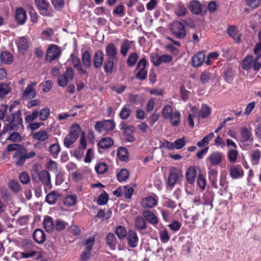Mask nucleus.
<instances>
[{"mask_svg":"<svg viewBox=\"0 0 261 261\" xmlns=\"http://www.w3.org/2000/svg\"><path fill=\"white\" fill-rule=\"evenodd\" d=\"M58 197V192L57 191H53L46 195L45 201L49 204H54L56 202Z\"/></svg>","mask_w":261,"mask_h":261,"instance_id":"45","label":"nucleus"},{"mask_svg":"<svg viewBox=\"0 0 261 261\" xmlns=\"http://www.w3.org/2000/svg\"><path fill=\"white\" fill-rule=\"evenodd\" d=\"M212 109L206 104H202L198 116L202 118H207L211 114Z\"/></svg>","mask_w":261,"mask_h":261,"instance_id":"41","label":"nucleus"},{"mask_svg":"<svg viewBox=\"0 0 261 261\" xmlns=\"http://www.w3.org/2000/svg\"><path fill=\"white\" fill-rule=\"evenodd\" d=\"M158 201L153 196H148L144 198L141 202V205L142 207L151 208L157 205Z\"/></svg>","mask_w":261,"mask_h":261,"instance_id":"29","label":"nucleus"},{"mask_svg":"<svg viewBox=\"0 0 261 261\" xmlns=\"http://www.w3.org/2000/svg\"><path fill=\"white\" fill-rule=\"evenodd\" d=\"M48 151L54 158H57L61 151V147L58 143L50 145Z\"/></svg>","mask_w":261,"mask_h":261,"instance_id":"46","label":"nucleus"},{"mask_svg":"<svg viewBox=\"0 0 261 261\" xmlns=\"http://www.w3.org/2000/svg\"><path fill=\"white\" fill-rule=\"evenodd\" d=\"M128 245L131 248H135L138 245L139 238L137 232L132 229H129L127 232L126 237Z\"/></svg>","mask_w":261,"mask_h":261,"instance_id":"20","label":"nucleus"},{"mask_svg":"<svg viewBox=\"0 0 261 261\" xmlns=\"http://www.w3.org/2000/svg\"><path fill=\"white\" fill-rule=\"evenodd\" d=\"M229 174L232 179H238L244 176V172L240 165H233L229 169Z\"/></svg>","mask_w":261,"mask_h":261,"instance_id":"21","label":"nucleus"},{"mask_svg":"<svg viewBox=\"0 0 261 261\" xmlns=\"http://www.w3.org/2000/svg\"><path fill=\"white\" fill-rule=\"evenodd\" d=\"M197 176L196 168L195 166H190L186 171V177L188 184H193L196 179Z\"/></svg>","mask_w":261,"mask_h":261,"instance_id":"28","label":"nucleus"},{"mask_svg":"<svg viewBox=\"0 0 261 261\" xmlns=\"http://www.w3.org/2000/svg\"><path fill=\"white\" fill-rule=\"evenodd\" d=\"M50 111L48 107H45L41 109L39 112L38 116L41 121H45L50 115Z\"/></svg>","mask_w":261,"mask_h":261,"instance_id":"55","label":"nucleus"},{"mask_svg":"<svg viewBox=\"0 0 261 261\" xmlns=\"http://www.w3.org/2000/svg\"><path fill=\"white\" fill-rule=\"evenodd\" d=\"M108 199L109 197L108 194L105 191H104L98 196L97 203L99 205H105L107 203Z\"/></svg>","mask_w":261,"mask_h":261,"instance_id":"63","label":"nucleus"},{"mask_svg":"<svg viewBox=\"0 0 261 261\" xmlns=\"http://www.w3.org/2000/svg\"><path fill=\"white\" fill-rule=\"evenodd\" d=\"M142 215L146 222L147 221L154 226H156L159 222L157 216L150 210H144L142 212Z\"/></svg>","mask_w":261,"mask_h":261,"instance_id":"22","label":"nucleus"},{"mask_svg":"<svg viewBox=\"0 0 261 261\" xmlns=\"http://www.w3.org/2000/svg\"><path fill=\"white\" fill-rule=\"evenodd\" d=\"M17 47L19 50H27L29 47V42L27 39L24 37H20L17 43Z\"/></svg>","mask_w":261,"mask_h":261,"instance_id":"49","label":"nucleus"},{"mask_svg":"<svg viewBox=\"0 0 261 261\" xmlns=\"http://www.w3.org/2000/svg\"><path fill=\"white\" fill-rule=\"evenodd\" d=\"M18 130L17 126H15V125L13 123L6 124L3 130L0 133V137H1L4 135L6 132L11 133L12 131H17Z\"/></svg>","mask_w":261,"mask_h":261,"instance_id":"54","label":"nucleus"},{"mask_svg":"<svg viewBox=\"0 0 261 261\" xmlns=\"http://www.w3.org/2000/svg\"><path fill=\"white\" fill-rule=\"evenodd\" d=\"M132 41L125 39L121 45L120 53L123 56H126L128 50L131 47Z\"/></svg>","mask_w":261,"mask_h":261,"instance_id":"47","label":"nucleus"},{"mask_svg":"<svg viewBox=\"0 0 261 261\" xmlns=\"http://www.w3.org/2000/svg\"><path fill=\"white\" fill-rule=\"evenodd\" d=\"M241 142L245 146H251L253 142V137L250 127L243 126L240 130Z\"/></svg>","mask_w":261,"mask_h":261,"instance_id":"12","label":"nucleus"},{"mask_svg":"<svg viewBox=\"0 0 261 261\" xmlns=\"http://www.w3.org/2000/svg\"><path fill=\"white\" fill-rule=\"evenodd\" d=\"M205 59L203 51H200L196 54L192 58L191 65L194 67H199L202 65Z\"/></svg>","mask_w":261,"mask_h":261,"instance_id":"27","label":"nucleus"},{"mask_svg":"<svg viewBox=\"0 0 261 261\" xmlns=\"http://www.w3.org/2000/svg\"><path fill=\"white\" fill-rule=\"evenodd\" d=\"M117 155L120 161L126 162L128 159V152L124 147H120L118 148Z\"/></svg>","mask_w":261,"mask_h":261,"instance_id":"42","label":"nucleus"},{"mask_svg":"<svg viewBox=\"0 0 261 261\" xmlns=\"http://www.w3.org/2000/svg\"><path fill=\"white\" fill-rule=\"evenodd\" d=\"M115 127V122L112 120L98 121L94 125V128L95 130L98 133H101L103 130L111 131L113 130Z\"/></svg>","mask_w":261,"mask_h":261,"instance_id":"13","label":"nucleus"},{"mask_svg":"<svg viewBox=\"0 0 261 261\" xmlns=\"http://www.w3.org/2000/svg\"><path fill=\"white\" fill-rule=\"evenodd\" d=\"M214 133L213 132L210 133L197 143V146L199 147H202L205 145H207L210 141L214 138Z\"/></svg>","mask_w":261,"mask_h":261,"instance_id":"50","label":"nucleus"},{"mask_svg":"<svg viewBox=\"0 0 261 261\" xmlns=\"http://www.w3.org/2000/svg\"><path fill=\"white\" fill-rule=\"evenodd\" d=\"M106 58L104 61L103 70L107 74L113 72L114 61L117 60L118 54L116 46L113 43H108L105 49Z\"/></svg>","mask_w":261,"mask_h":261,"instance_id":"1","label":"nucleus"},{"mask_svg":"<svg viewBox=\"0 0 261 261\" xmlns=\"http://www.w3.org/2000/svg\"><path fill=\"white\" fill-rule=\"evenodd\" d=\"M81 128L79 124L74 123L71 125L70 133L67 135L64 140V146L69 148L79 138Z\"/></svg>","mask_w":261,"mask_h":261,"instance_id":"6","label":"nucleus"},{"mask_svg":"<svg viewBox=\"0 0 261 261\" xmlns=\"http://www.w3.org/2000/svg\"><path fill=\"white\" fill-rule=\"evenodd\" d=\"M115 233L120 240H123L126 238L127 232L126 228L121 225L118 226L115 229Z\"/></svg>","mask_w":261,"mask_h":261,"instance_id":"48","label":"nucleus"},{"mask_svg":"<svg viewBox=\"0 0 261 261\" xmlns=\"http://www.w3.org/2000/svg\"><path fill=\"white\" fill-rule=\"evenodd\" d=\"M129 177V172L126 169H122L117 174V178L119 181L121 182L126 180Z\"/></svg>","mask_w":261,"mask_h":261,"instance_id":"52","label":"nucleus"},{"mask_svg":"<svg viewBox=\"0 0 261 261\" xmlns=\"http://www.w3.org/2000/svg\"><path fill=\"white\" fill-rule=\"evenodd\" d=\"M35 4L41 15L44 16H49L48 10L49 4L46 0H35Z\"/></svg>","mask_w":261,"mask_h":261,"instance_id":"19","label":"nucleus"},{"mask_svg":"<svg viewBox=\"0 0 261 261\" xmlns=\"http://www.w3.org/2000/svg\"><path fill=\"white\" fill-rule=\"evenodd\" d=\"M147 60L145 58L141 59L138 62L136 70H139L135 75V78L143 81L146 79L147 70L146 69Z\"/></svg>","mask_w":261,"mask_h":261,"instance_id":"14","label":"nucleus"},{"mask_svg":"<svg viewBox=\"0 0 261 261\" xmlns=\"http://www.w3.org/2000/svg\"><path fill=\"white\" fill-rule=\"evenodd\" d=\"M22 118L21 117V112L20 111H18L15 114V120L13 122V124H14L15 126H17L18 129H19L20 126H23L22 125Z\"/></svg>","mask_w":261,"mask_h":261,"instance_id":"59","label":"nucleus"},{"mask_svg":"<svg viewBox=\"0 0 261 261\" xmlns=\"http://www.w3.org/2000/svg\"><path fill=\"white\" fill-rule=\"evenodd\" d=\"M32 178L36 183H41L44 186L45 190L52 188L50 174L47 170L35 172L32 175Z\"/></svg>","mask_w":261,"mask_h":261,"instance_id":"3","label":"nucleus"},{"mask_svg":"<svg viewBox=\"0 0 261 261\" xmlns=\"http://www.w3.org/2000/svg\"><path fill=\"white\" fill-rule=\"evenodd\" d=\"M123 189V193L124 194V198L126 199H130L134 193V189L132 187L127 186H124Z\"/></svg>","mask_w":261,"mask_h":261,"instance_id":"62","label":"nucleus"},{"mask_svg":"<svg viewBox=\"0 0 261 261\" xmlns=\"http://www.w3.org/2000/svg\"><path fill=\"white\" fill-rule=\"evenodd\" d=\"M27 19V11L22 7H18L15 9L14 19L17 24H24Z\"/></svg>","mask_w":261,"mask_h":261,"instance_id":"18","label":"nucleus"},{"mask_svg":"<svg viewBox=\"0 0 261 261\" xmlns=\"http://www.w3.org/2000/svg\"><path fill=\"white\" fill-rule=\"evenodd\" d=\"M62 51L60 47L56 44L50 45L46 50L45 60L51 62L58 59L61 55Z\"/></svg>","mask_w":261,"mask_h":261,"instance_id":"8","label":"nucleus"},{"mask_svg":"<svg viewBox=\"0 0 261 261\" xmlns=\"http://www.w3.org/2000/svg\"><path fill=\"white\" fill-rule=\"evenodd\" d=\"M37 82H34L29 84L25 90L23 92L22 97H25L29 99H32L36 95V92L34 87L37 85Z\"/></svg>","mask_w":261,"mask_h":261,"instance_id":"24","label":"nucleus"},{"mask_svg":"<svg viewBox=\"0 0 261 261\" xmlns=\"http://www.w3.org/2000/svg\"><path fill=\"white\" fill-rule=\"evenodd\" d=\"M250 161L253 165H257L259 163V160L261 157V152L258 149L253 150L250 154Z\"/></svg>","mask_w":261,"mask_h":261,"instance_id":"40","label":"nucleus"},{"mask_svg":"<svg viewBox=\"0 0 261 261\" xmlns=\"http://www.w3.org/2000/svg\"><path fill=\"white\" fill-rule=\"evenodd\" d=\"M114 143L113 139L110 137L102 138L97 144L99 153L100 154L104 153L106 150L113 146Z\"/></svg>","mask_w":261,"mask_h":261,"instance_id":"17","label":"nucleus"},{"mask_svg":"<svg viewBox=\"0 0 261 261\" xmlns=\"http://www.w3.org/2000/svg\"><path fill=\"white\" fill-rule=\"evenodd\" d=\"M74 72L73 69L68 67L66 68L65 73L59 75L58 77V85L62 87H66L68 83L73 79Z\"/></svg>","mask_w":261,"mask_h":261,"instance_id":"9","label":"nucleus"},{"mask_svg":"<svg viewBox=\"0 0 261 261\" xmlns=\"http://www.w3.org/2000/svg\"><path fill=\"white\" fill-rule=\"evenodd\" d=\"M106 242L107 245L111 249L114 250L115 249L117 239L113 233L110 232L107 234Z\"/></svg>","mask_w":261,"mask_h":261,"instance_id":"43","label":"nucleus"},{"mask_svg":"<svg viewBox=\"0 0 261 261\" xmlns=\"http://www.w3.org/2000/svg\"><path fill=\"white\" fill-rule=\"evenodd\" d=\"M182 177V171L180 169L174 167H171L168 177L167 184L168 186L173 188L178 182L180 178Z\"/></svg>","mask_w":261,"mask_h":261,"instance_id":"10","label":"nucleus"},{"mask_svg":"<svg viewBox=\"0 0 261 261\" xmlns=\"http://www.w3.org/2000/svg\"><path fill=\"white\" fill-rule=\"evenodd\" d=\"M179 91L180 93V98L182 101H187L191 95V92L186 89L184 86L182 85L179 87Z\"/></svg>","mask_w":261,"mask_h":261,"instance_id":"56","label":"nucleus"},{"mask_svg":"<svg viewBox=\"0 0 261 261\" xmlns=\"http://www.w3.org/2000/svg\"><path fill=\"white\" fill-rule=\"evenodd\" d=\"M82 63L84 69H90L92 65L91 56L89 51L86 50L82 53Z\"/></svg>","mask_w":261,"mask_h":261,"instance_id":"31","label":"nucleus"},{"mask_svg":"<svg viewBox=\"0 0 261 261\" xmlns=\"http://www.w3.org/2000/svg\"><path fill=\"white\" fill-rule=\"evenodd\" d=\"M203 8H204V6H202L200 3L196 0H193L189 4V9L194 14L198 15L201 14Z\"/></svg>","mask_w":261,"mask_h":261,"instance_id":"32","label":"nucleus"},{"mask_svg":"<svg viewBox=\"0 0 261 261\" xmlns=\"http://www.w3.org/2000/svg\"><path fill=\"white\" fill-rule=\"evenodd\" d=\"M208 175L209 180L211 183L212 186L214 188H217V185L218 171L215 169H213L212 167L208 166Z\"/></svg>","mask_w":261,"mask_h":261,"instance_id":"34","label":"nucleus"},{"mask_svg":"<svg viewBox=\"0 0 261 261\" xmlns=\"http://www.w3.org/2000/svg\"><path fill=\"white\" fill-rule=\"evenodd\" d=\"M43 226L47 232H53L55 228L53 218L48 216H45L43 220Z\"/></svg>","mask_w":261,"mask_h":261,"instance_id":"38","label":"nucleus"},{"mask_svg":"<svg viewBox=\"0 0 261 261\" xmlns=\"http://www.w3.org/2000/svg\"><path fill=\"white\" fill-rule=\"evenodd\" d=\"M21 246L25 251L34 250L33 249L35 247L34 243L30 240L24 239L21 242Z\"/></svg>","mask_w":261,"mask_h":261,"instance_id":"51","label":"nucleus"},{"mask_svg":"<svg viewBox=\"0 0 261 261\" xmlns=\"http://www.w3.org/2000/svg\"><path fill=\"white\" fill-rule=\"evenodd\" d=\"M169 28L171 34L176 38L182 39L187 35V30L185 26L180 21H173L170 24Z\"/></svg>","mask_w":261,"mask_h":261,"instance_id":"5","label":"nucleus"},{"mask_svg":"<svg viewBox=\"0 0 261 261\" xmlns=\"http://www.w3.org/2000/svg\"><path fill=\"white\" fill-rule=\"evenodd\" d=\"M11 89L10 82L0 83V97L3 98L8 94L11 91Z\"/></svg>","mask_w":261,"mask_h":261,"instance_id":"39","label":"nucleus"},{"mask_svg":"<svg viewBox=\"0 0 261 261\" xmlns=\"http://www.w3.org/2000/svg\"><path fill=\"white\" fill-rule=\"evenodd\" d=\"M0 60L5 64L10 65L13 62L14 57L11 53L8 51H3L1 53Z\"/></svg>","mask_w":261,"mask_h":261,"instance_id":"36","label":"nucleus"},{"mask_svg":"<svg viewBox=\"0 0 261 261\" xmlns=\"http://www.w3.org/2000/svg\"><path fill=\"white\" fill-rule=\"evenodd\" d=\"M239 155V151L237 149H228L227 152L228 160L231 163H235L237 162Z\"/></svg>","mask_w":261,"mask_h":261,"instance_id":"44","label":"nucleus"},{"mask_svg":"<svg viewBox=\"0 0 261 261\" xmlns=\"http://www.w3.org/2000/svg\"><path fill=\"white\" fill-rule=\"evenodd\" d=\"M33 238L34 241L39 244H43L46 241L45 232L40 229H36L33 232Z\"/></svg>","mask_w":261,"mask_h":261,"instance_id":"33","label":"nucleus"},{"mask_svg":"<svg viewBox=\"0 0 261 261\" xmlns=\"http://www.w3.org/2000/svg\"><path fill=\"white\" fill-rule=\"evenodd\" d=\"M36 155V153L34 151L28 152V150L25 147L22 148L21 151L15 152L13 155V158H16L15 162V165L17 166L20 167L24 165L27 159L33 158Z\"/></svg>","mask_w":261,"mask_h":261,"instance_id":"7","label":"nucleus"},{"mask_svg":"<svg viewBox=\"0 0 261 261\" xmlns=\"http://www.w3.org/2000/svg\"><path fill=\"white\" fill-rule=\"evenodd\" d=\"M227 33L236 43H239L241 42L242 34L238 31L236 25H228Z\"/></svg>","mask_w":261,"mask_h":261,"instance_id":"23","label":"nucleus"},{"mask_svg":"<svg viewBox=\"0 0 261 261\" xmlns=\"http://www.w3.org/2000/svg\"><path fill=\"white\" fill-rule=\"evenodd\" d=\"M225 160V155L222 152L219 151H213L210 154L206 159L207 164L211 166L220 165Z\"/></svg>","mask_w":261,"mask_h":261,"instance_id":"11","label":"nucleus"},{"mask_svg":"<svg viewBox=\"0 0 261 261\" xmlns=\"http://www.w3.org/2000/svg\"><path fill=\"white\" fill-rule=\"evenodd\" d=\"M6 140H10L14 142H21L22 140V137L18 132H13L11 133Z\"/></svg>","mask_w":261,"mask_h":261,"instance_id":"60","label":"nucleus"},{"mask_svg":"<svg viewBox=\"0 0 261 261\" xmlns=\"http://www.w3.org/2000/svg\"><path fill=\"white\" fill-rule=\"evenodd\" d=\"M253 67L254 71H258L261 67V54L257 55L255 58L252 56L246 57L242 61V68L250 70Z\"/></svg>","mask_w":261,"mask_h":261,"instance_id":"4","label":"nucleus"},{"mask_svg":"<svg viewBox=\"0 0 261 261\" xmlns=\"http://www.w3.org/2000/svg\"><path fill=\"white\" fill-rule=\"evenodd\" d=\"M159 234L161 241L163 243H166L170 240V237L166 228H164L163 230L160 231Z\"/></svg>","mask_w":261,"mask_h":261,"instance_id":"57","label":"nucleus"},{"mask_svg":"<svg viewBox=\"0 0 261 261\" xmlns=\"http://www.w3.org/2000/svg\"><path fill=\"white\" fill-rule=\"evenodd\" d=\"M138 56L136 52L132 53L129 55L127 60V64L129 67H133L137 61Z\"/></svg>","mask_w":261,"mask_h":261,"instance_id":"58","label":"nucleus"},{"mask_svg":"<svg viewBox=\"0 0 261 261\" xmlns=\"http://www.w3.org/2000/svg\"><path fill=\"white\" fill-rule=\"evenodd\" d=\"M132 111L126 105L124 106L119 113V116L122 119H127L130 115Z\"/></svg>","mask_w":261,"mask_h":261,"instance_id":"53","label":"nucleus"},{"mask_svg":"<svg viewBox=\"0 0 261 261\" xmlns=\"http://www.w3.org/2000/svg\"><path fill=\"white\" fill-rule=\"evenodd\" d=\"M32 136L34 139L41 142H45L49 138L48 133L44 130H40L37 132L34 133Z\"/></svg>","mask_w":261,"mask_h":261,"instance_id":"37","label":"nucleus"},{"mask_svg":"<svg viewBox=\"0 0 261 261\" xmlns=\"http://www.w3.org/2000/svg\"><path fill=\"white\" fill-rule=\"evenodd\" d=\"M96 172L99 174L105 173L108 170V166L106 163H101L95 167Z\"/></svg>","mask_w":261,"mask_h":261,"instance_id":"61","label":"nucleus"},{"mask_svg":"<svg viewBox=\"0 0 261 261\" xmlns=\"http://www.w3.org/2000/svg\"><path fill=\"white\" fill-rule=\"evenodd\" d=\"M77 201V196L75 194L67 195L63 200V204L68 206L71 207L75 205Z\"/></svg>","mask_w":261,"mask_h":261,"instance_id":"35","label":"nucleus"},{"mask_svg":"<svg viewBox=\"0 0 261 261\" xmlns=\"http://www.w3.org/2000/svg\"><path fill=\"white\" fill-rule=\"evenodd\" d=\"M134 226L138 231L144 230L147 228V223L143 217L137 216L134 220Z\"/></svg>","mask_w":261,"mask_h":261,"instance_id":"30","label":"nucleus"},{"mask_svg":"<svg viewBox=\"0 0 261 261\" xmlns=\"http://www.w3.org/2000/svg\"><path fill=\"white\" fill-rule=\"evenodd\" d=\"M70 59L73 66L76 69L78 73L80 75H83L87 73V71H86L85 69H84V68L82 65L81 60L77 56L73 54H71L70 56Z\"/></svg>","mask_w":261,"mask_h":261,"instance_id":"25","label":"nucleus"},{"mask_svg":"<svg viewBox=\"0 0 261 261\" xmlns=\"http://www.w3.org/2000/svg\"><path fill=\"white\" fill-rule=\"evenodd\" d=\"M95 242V237H90L87 239L84 245L86 246L85 248L82 252L81 255V259L83 261L88 260L91 257V251Z\"/></svg>","mask_w":261,"mask_h":261,"instance_id":"15","label":"nucleus"},{"mask_svg":"<svg viewBox=\"0 0 261 261\" xmlns=\"http://www.w3.org/2000/svg\"><path fill=\"white\" fill-rule=\"evenodd\" d=\"M104 54L101 50L96 51L93 56V66L95 69H99L104 63Z\"/></svg>","mask_w":261,"mask_h":261,"instance_id":"26","label":"nucleus"},{"mask_svg":"<svg viewBox=\"0 0 261 261\" xmlns=\"http://www.w3.org/2000/svg\"><path fill=\"white\" fill-rule=\"evenodd\" d=\"M150 59L153 65L158 67L162 63L170 62L172 60V57L169 55L159 56L157 53H153L150 55Z\"/></svg>","mask_w":261,"mask_h":261,"instance_id":"16","label":"nucleus"},{"mask_svg":"<svg viewBox=\"0 0 261 261\" xmlns=\"http://www.w3.org/2000/svg\"><path fill=\"white\" fill-rule=\"evenodd\" d=\"M25 147L18 144H10L8 145L7 147V150L8 152H11L13 151H15V152H17L18 151H21V149Z\"/></svg>","mask_w":261,"mask_h":261,"instance_id":"64","label":"nucleus"},{"mask_svg":"<svg viewBox=\"0 0 261 261\" xmlns=\"http://www.w3.org/2000/svg\"><path fill=\"white\" fill-rule=\"evenodd\" d=\"M162 115L164 119L169 120L172 126L179 125L180 122V114L178 111H173L171 106H165L162 110Z\"/></svg>","mask_w":261,"mask_h":261,"instance_id":"2","label":"nucleus"}]
</instances>
